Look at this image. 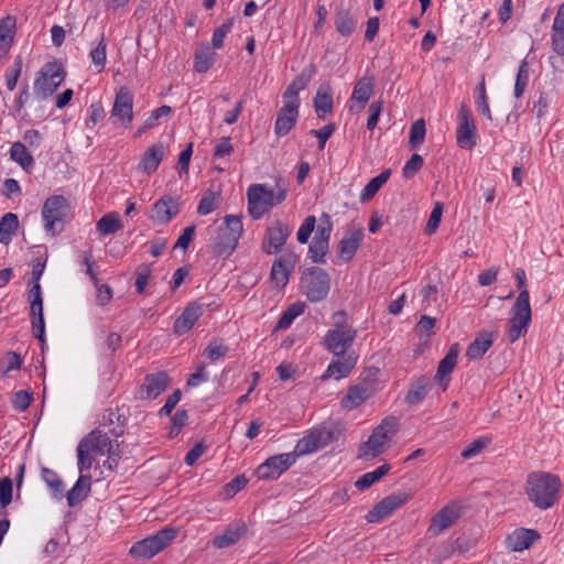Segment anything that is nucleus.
I'll return each instance as SVG.
<instances>
[{"mask_svg":"<svg viewBox=\"0 0 564 564\" xmlns=\"http://www.w3.org/2000/svg\"><path fill=\"white\" fill-rule=\"evenodd\" d=\"M296 454L283 453L270 456L258 466L256 474L259 479L275 480L296 462Z\"/></svg>","mask_w":564,"mask_h":564,"instance_id":"f8f14e48","label":"nucleus"},{"mask_svg":"<svg viewBox=\"0 0 564 564\" xmlns=\"http://www.w3.org/2000/svg\"><path fill=\"white\" fill-rule=\"evenodd\" d=\"M248 480L243 475L236 476L234 479H231L229 482H227L224 488L223 492L226 498H231L236 494H238L240 490H242Z\"/></svg>","mask_w":564,"mask_h":564,"instance_id":"338daca9","label":"nucleus"},{"mask_svg":"<svg viewBox=\"0 0 564 564\" xmlns=\"http://www.w3.org/2000/svg\"><path fill=\"white\" fill-rule=\"evenodd\" d=\"M457 518V510L454 507L445 506L432 518L429 531L437 535L452 527Z\"/></svg>","mask_w":564,"mask_h":564,"instance_id":"c85d7f7f","label":"nucleus"},{"mask_svg":"<svg viewBox=\"0 0 564 564\" xmlns=\"http://www.w3.org/2000/svg\"><path fill=\"white\" fill-rule=\"evenodd\" d=\"M205 305L198 302H191L184 308L182 314L175 319L173 325L174 334L182 336L186 334L203 315Z\"/></svg>","mask_w":564,"mask_h":564,"instance_id":"aec40b11","label":"nucleus"},{"mask_svg":"<svg viewBox=\"0 0 564 564\" xmlns=\"http://www.w3.org/2000/svg\"><path fill=\"white\" fill-rule=\"evenodd\" d=\"M330 440L332 433L329 431L314 430L297 442L293 453L296 454V458L301 455L314 453L325 447Z\"/></svg>","mask_w":564,"mask_h":564,"instance_id":"a211bd4d","label":"nucleus"},{"mask_svg":"<svg viewBox=\"0 0 564 564\" xmlns=\"http://www.w3.org/2000/svg\"><path fill=\"white\" fill-rule=\"evenodd\" d=\"M373 93L372 77L360 78L354 87L351 100L361 105L360 109L368 102Z\"/></svg>","mask_w":564,"mask_h":564,"instance_id":"e433bc0d","label":"nucleus"},{"mask_svg":"<svg viewBox=\"0 0 564 564\" xmlns=\"http://www.w3.org/2000/svg\"><path fill=\"white\" fill-rule=\"evenodd\" d=\"M78 444H85V451L93 453L94 455L108 456V467L112 469V463L117 465L118 453L113 449L112 441L110 437L102 433L99 429H95L89 432L85 437L80 440Z\"/></svg>","mask_w":564,"mask_h":564,"instance_id":"9b49d317","label":"nucleus"},{"mask_svg":"<svg viewBox=\"0 0 564 564\" xmlns=\"http://www.w3.org/2000/svg\"><path fill=\"white\" fill-rule=\"evenodd\" d=\"M164 156V147L162 143H155L151 145L145 153L143 154L140 163L139 170L147 174H151L158 170L161 161Z\"/></svg>","mask_w":564,"mask_h":564,"instance_id":"7c9ffc66","label":"nucleus"},{"mask_svg":"<svg viewBox=\"0 0 564 564\" xmlns=\"http://www.w3.org/2000/svg\"><path fill=\"white\" fill-rule=\"evenodd\" d=\"M316 218L313 215L307 216L296 232V239L300 243L304 245L308 241L312 232L315 229Z\"/></svg>","mask_w":564,"mask_h":564,"instance_id":"bf43d9fd","label":"nucleus"},{"mask_svg":"<svg viewBox=\"0 0 564 564\" xmlns=\"http://www.w3.org/2000/svg\"><path fill=\"white\" fill-rule=\"evenodd\" d=\"M333 230V224L328 214L321 216V225L317 226L313 238L329 242L330 234Z\"/></svg>","mask_w":564,"mask_h":564,"instance_id":"0e129e2a","label":"nucleus"},{"mask_svg":"<svg viewBox=\"0 0 564 564\" xmlns=\"http://www.w3.org/2000/svg\"><path fill=\"white\" fill-rule=\"evenodd\" d=\"M458 350L457 344L452 346L444 358L438 362L435 379L443 381L455 368L457 364Z\"/></svg>","mask_w":564,"mask_h":564,"instance_id":"58836bf2","label":"nucleus"},{"mask_svg":"<svg viewBox=\"0 0 564 564\" xmlns=\"http://www.w3.org/2000/svg\"><path fill=\"white\" fill-rule=\"evenodd\" d=\"M459 124L456 141L459 148L470 150L476 145V127L470 111L462 105L458 112Z\"/></svg>","mask_w":564,"mask_h":564,"instance_id":"dca6fc26","label":"nucleus"},{"mask_svg":"<svg viewBox=\"0 0 564 564\" xmlns=\"http://www.w3.org/2000/svg\"><path fill=\"white\" fill-rule=\"evenodd\" d=\"M91 477L89 475H80L73 488L67 492L66 499L69 507L80 503L90 492Z\"/></svg>","mask_w":564,"mask_h":564,"instance_id":"72a5a7b5","label":"nucleus"},{"mask_svg":"<svg viewBox=\"0 0 564 564\" xmlns=\"http://www.w3.org/2000/svg\"><path fill=\"white\" fill-rule=\"evenodd\" d=\"M442 214H443V204L437 202L434 205V207L430 214L429 220L426 223V226H425L426 235L431 236L437 230L441 219H442Z\"/></svg>","mask_w":564,"mask_h":564,"instance_id":"052dcab7","label":"nucleus"},{"mask_svg":"<svg viewBox=\"0 0 564 564\" xmlns=\"http://www.w3.org/2000/svg\"><path fill=\"white\" fill-rule=\"evenodd\" d=\"M425 132V122L423 119H419L412 123L409 135V143L412 149H416L420 144L423 143Z\"/></svg>","mask_w":564,"mask_h":564,"instance_id":"5fc2aeb1","label":"nucleus"},{"mask_svg":"<svg viewBox=\"0 0 564 564\" xmlns=\"http://www.w3.org/2000/svg\"><path fill=\"white\" fill-rule=\"evenodd\" d=\"M33 400L32 393L26 390H20L14 393L12 399V405L15 410L23 412L25 411Z\"/></svg>","mask_w":564,"mask_h":564,"instance_id":"774afa93","label":"nucleus"},{"mask_svg":"<svg viewBox=\"0 0 564 564\" xmlns=\"http://www.w3.org/2000/svg\"><path fill=\"white\" fill-rule=\"evenodd\" d=\"M529 77H530L529 64H528L527 59H523L520 63V66H519L518 73H517V77H516V83H514V97L516 98H520L523 95V93L529 84Z\"/></svg>","mask_w":564,"mask_h":564,"instance_id":"8fccbe9b","label":"nucleus"},{"mask_svg":"<svg viewBox=\"0 0 564 564\" xmlns=\"http://www.w3.org/2000/svg\"><path fill=\"white\" fill-rule=\"evenodd\" d=\"M180 213V204L171 196H163L152 208L151 218L159 224H167Z\"/></svg>","mask_w":564,"mask_h":564,"instance_id":"b1692460","label":"nucleus"},{"mask_svg":"<svg viewBox=\"0 0 564 564\" xmlns=\"http://www.w3.org/2000/svg\"><path fill=\"white\" fill-rule=\"evenodd\" d=\"M334 23L337 32L343 36H349L356 29L357 21L348 9L337 7L334 15Z\"/></svg>","mask_w":564,"mask_h":564,"instance_id":"f704fd0d","label":"nucleus"},{"mask_svg":"<svg viewBox=\"0 0 564 564\" xmlns=\"http://www.w3.org/2000/svg\"><path fill=\"white\" fill-rule=\"evenodd\" d=\"M497 330L488 332L481 330L477 334L475 339L468 345L466 349V357L470 360H478L488 351L494 344V337Z\"/></svg>","mask_w":564,"mask_h":564,"instance_id":"a878e982","label":"nucleus"},{"mask_svg":"<svg viewBox=\"0 0 564 564\" xmlns=\"http://www.w3.org/2000/svg\"><path fill=\"white\" fill-rule=\"evenodd\" d=\"M305 304L295 302L291 304L282 314L276 323V329H286L291 326L292 322L304 312Z\"/></svg>","mask_w":564,"mask_h":564,"instance_id":"de8ad7c7","label":"nucleus"},{"mask_svg":"<svg viewBox=\"0 0 564 564\" xmlns=\"http://www.w3.org/2000/svg\"><path fill=\"white\" fill-rule=\"evenodd\" d=\"M432 388V383L427 378H420L415 382L411 384V388L406 394L405 401L410 405H414L420 403L425 399L429 391Z\"/></svg>","mask_w":564,"mask_h":564,"instance_id":"4c0bfd02","label":"nucleus"},{"mask_svg":"<svg viewBox=\"0 0 564 564\" xmlns=\"http://www.w3.org/2000/svg\"><path fill=\"white\" fill-rule=\"evenodd\" d=\"M490 443V438L488 437H479L469 443L462 452V457L465 459H470L482 452L484 448L488 446Z\"/></svg>","mask_w":564,"mask_h":564,"instance_id":"6e6d98bb","label":"nucleus"},{"mask_svg":"<svg viewBox=\"0 0 564 564\" xmlns=\"http://www.w3.org/2000/svg\"><path fill=\"white\" fill-rule=\"evenodd\" d=\"M356 329L336 322L335 327L329 329L324 337L325 348L335 357L348 355L349 348L356 337Z\"/></svg>","mask_w":564,"mask_h":564,"instance_id":"1a4fd4ad","label":"nucleus"},{"mask_svg":"<svg viewBox=\"0 0 564 564\" xmlns=\"http://www.w3.org/2000/svg\"><path fill=\"white\" fill-rule=\"evenodd\" d=\"M229 348L227 345H225L223 341L219 340H213L209 343V345L206 347L204 355L206 358H208L210 361H216L228 352Z\"/></svg>","mask_w":564,"mask_h":564,"instance_id":"13d9d810","label":"nucleus"},{"mask_svg":"<svg viewBox=\"0 0 564 564\" xmlns=\"http://www.w3.org/2000/svg\"><path fill=\"white\" fill-rule=\"evenodd\" d=\"M111 118L117 119L124 128L133 120V97L126 87H121L116 94Z\"/></svg>","mask_w":564,"mask_h":564,"instance_id":"f3484780","label":"nucleus"},{"mask_svg":"<svg viewBox=\"0 0 564 564\" xmlns=\"http://www.w3.org/2000/svg\"><path fill=\"white\" fill-rule=\"evenodd\" d=\"M235 19L230 18L226 20L220 26L215 29L212 37V45L214 48H220L224 45V39L230 32L234 26Z\"/></svg>","mask_w":564,"mask_h":564,"instance_id":"4d7b16f0","label":"nucleus"},{"mask_svg":"<svg viewBox=\"0 0 564 564\" xmlns=\"http://www.w3.org/2000/svg\"><path fill=\"white\" fill-rule=\"evenodd\" d=\"M219 206V199L213 191H206L202 195L199 200L197 213L202 216L208 215L217 209Z\"/></svg>","mask_w":564,"mask_h":564,"instance_id":"3c124183","label":"nucleus"},{"mask_svg":"<svg viewBox=\"0 0 564 564\" xmlns=\"http://www.w3.org/2000/svg\"><path fill=\"white\" fill-rule=\"evenodd\" d=\"M66 76L64 66L58 61L45 63L36 74L33 91L39 100H45L52 96L62 85Z\"/></svg>","mask_w":564,"mask_h":564,"instance_id":"39448f33","label":"nucleus"},{"mask_svg":"<svg viewBox=\"0 0 564 564\" xmlns=\"http://www.w3.org/2000/svg\"><path fill=\"white\" fill-rule=\"evenodd\" d=\"M107 41L104 34H101L98 40L96 46L91 47L89 52V56L91 58V63L97 68V72L100 73L105 69L107 62Z\"/></svg>","mask_w":564,"mask_h":564,"instance_id":"49530a36","label":"nucleus"},{"mask_svg":"<svg viewBox=\"0 0 564 564\" xmlns=\"http://www.w3.org/2000/svg\"><path fill=\"white\" fill-rule=\"evenodd\" d=\"M539 538L538 531L520 528L507 536L506 545L512 552H521L529 549Z\"/></svg>","mask_w":564,"mask_h":564,"instance_id":"5701e85b","label":"nucleus"},{"mask_svg":"<svg viewBox=\"0 0 564 564\" xmlns=\"http://www.w3.org/2000/svg\"><path fill=\"white\" fill-rule=\"evenodd\" d=\"M423 163V158L420 154H412L402 169L403 177L412 178L422 169Z\"/></svg>","mask_w":564,"mask_h":564,"instance_id":"680f3d73","label":"nucleus"},{"mask_svg":"<svg viewBox=\"0 0 564 564\" xmlns=\"http://www.w3.org/2000/svg\"><path fill=\"white\" fill-rule=\"evenodd\" d=\"M247 533V525L239 521L230 524L221 534L215 536L213 544L217 549H225L237 543Z\"/></svg>","mask_w":564,"mask_h":564,"instance_id":"bb28decb","label":"nucleus"},{"mask_svg":"<svg viewBox=\"0 0 564 564\" xmlns=\"http://www.w3.org/2000/svg\"><path fill=\"white\" fill-rule=\"evenodd\" d=\"M364 238L362 230H349L338 243V256L343 261H349L355 256Z\"/></svg>","mask_w":564,"mask_h":564,"instance_id":"cd10ccee","label":"nucleus"},{"mask_svg":"<svg viewBox=\"0 0 564 564\" xmlns=\"http://www.w3.org/2000/svg\"><path fill=\"white\" fill-rule=\"evenodd\" d=\"M17 30L15 18L7 15L0 20V54L6 55L11 48Z\"/></svg>","mask_w":564,"mask_h":564,"instance_id":"473e14b6","label":"nucleus"},{"mask_svg":"<svg viewBox=\"0 0 564 564\" xmlns=\"http://www.w3.org/2000/svg\"><path fill=\"white\" fill-rule=\"evenodd\" d=\"M561 487L562 482L558 476L534 471L527 478L525 494L536 508L545 510L555 505Z\"/></svg>","mask_w":564,"mask_h":564,"instance_id":"f03ea898","label":"nucleus"},{"mask_svg":"<svg viewBox=\"0 0 564 564\" xmlns=\"http://www.w3.org/2000/svg\"><path fill=\"white\" fill-rule=\"evenodd\" d=\"M297 256L294 253H286L274 260L271 268V280L279 288H284L288 282L291 272L293 271Z\"/></svg>","mask_w":564,"mask_h":564,"instance_id":"412c9836","label":"nucleus"},{"mask_svg":"<svg viewBox=\"0 0 564 564\" xmlns=\"http://www.w3.org/2000/svg\"><path fill=\"white\" fill-rule=\"evenodd\" d=\"M391 469L389 464H383L372 471L361 475L356 481L355 487L359 490H366L371 487L375 482L379 481L386 476Z\"/></svg>","mask_w":564,"mask_h":564,"instance_id":"ea45409f","label":"nucleus"},{"mask_svg":"<svg viewBox=\"0 0 564 564\" xmlns=\"http://www.w3.org/2000/svg\"><path fill=\"white\" fill-rule=\"evenodd\" d=\"M30 315L32 330L34 336L42 343H45V323L43 316V299L40 283L33 284L29 294Z\"/></svg>","mask_w":564,"mask_h":564,"instance_id":"ddd939ff","label":"nucleus"},{"mask_svg":"<svg viewBox=\"0 0 564 564\" xmlns=\"http://www.w3.org/2000/svg\"><path fill=\"white\" fill-rule=\"evenodd\" d=\"M398 431V419L387 416L372 431L368 441L362 443L358 449V458L369 460L379 456L384 451V445Z\"/></svg>","mask_w":564,"mask_h":564,"instance_id":"20e7f679","label":"nucleus"},{"mask_svg":"<svg viewBox=\"0 0 564 564\" xmlns=\"http://www.w3.org/2000/svg\"><path fill=\"white\" fill-rule=\"evenodd\" d=\"M122 228V223L116 213L104 215L96 224V230L100 236H108Z\"/></svg>","mask_w":564,"mask_h":564,"instance_id":"37998d69","label":"nucleus"},{"mask_svg":"<svg viewBox=\"0 0 564 564\" xmlns=\"http://www.w3.org/2000/svg\"><path fill=\"white\" fill-rule=\"evenodd\" d=\"M551 40L553 53L557 56H564V8L557 9L552 25Z\"/></svg>","mask_w":564,"mask_h":564,"instance_id":"2f4dec72","label":"nucleus"},{"mask_svg":"<svg viewBox=\"0 0 564 564\" xmlns=\"http://www.w3.org/2000/svg\"><path fill=\"white\" fill-rule=\"evenodd\" d=\"M371 397V390L367 384H356L348 389L347 393L340 401V405L345 410H352L364 403Z\"/></svg>","mask_w":564,"mask_h":564,"instance_id":"c756f323","label":"nucleus"},{"mask_svg":"<svg viewBox=\"0 0 564 564\" xmlns=\"http://www.w3.org/2000/svg\"><path fill=\"white\" fill-rule=\"evenodd\" d=\"M357 357L354 354L336 357L327 367L326 371L321 377L322 380L334 378L339 380L349 376L355 368Z\"/></svg>","mask_w":564,"mask_h":564,"instance_id":"4be33fe9","label":"nucleus"},{"mask_svg":"<svg viewBox=\"0 0 564 564\" xmlns=\"http://www.w3.org/2000/svg\"><path fill=\"white\" fill-rule=\"evenodd\" d=\"M84 447H86L85 444L77 445V466L82 475L85 470L91 468L95 460L94 454L88 451H85Z\"/></svg>","mask_w":564,"mask_h":564,"instance_id":"e2e57ef3","label":"nucleus"},{"mask_svg":"<svg viewBox=\"0 0 564 564\" xmlns=\"http://www.w3.org/2000/svg\"><path fill=\"white\" fill-rule=\"evenodd\" d=\"M301 288L311 302H321L329 292L330 278L324 269L311 267L301 278Z\"/></svg>","mask_w":564,"mask_h":564,"instance_id":"6e6552de","label":"nucleus"},{"mask_svg":"<svg viewBox=\"0 0 564 564\" xmlns=\"http://www.w3.org/2000/svg\"><path fill=\"white\" fill-rule=\"evenodd\" d=\"M68 209V202L62 195H53L44 202L42 217L46 232L56 236L63 230Z\"/></svg>","mask_w":564,"mask_h":564,"instance_id":"0eeeda50","label":"nucleus"},{"mask_svg":"<svg viewBox=\"0 0 564 564\" xmlns=\"http://www.w3.org/2000/svg\"><path fill=\"white\" fill-rule=\"evenodd\" d=\"M176 529L164 528L155 534L135 542L129 553L133 557L150 560L165 549L176 538Z\"/></svg>","mask_w":564,"mask_h":564,"instance_id":"423d86ee","label":"nucleus"},{"mask_svg":"<svg viewBox=\"0 0 564 564\" xmlns=\"http://www.w3.org/2000/svg\"><path fill=\"white\" fill-rule=\"evenodd\" d=\"M410 496L405 492H397L387 496L381 501H379L368 513L366 514V520L369 523H377L382 519L392 514V512L400 507H402L408 500Z\"/></svg>","mask_w":564,"mask_h":564,"instance_id":"2eb2a0df","label":"nucleus"},{"mask_svg":"<svg viewBox=\"0 0 564 564\" xmlns=\"http://www.w3.org/2000/svg\"><path fill=\"white\" fill-rule=\"evenodd\" d=\"M21 72L22 57L19 55L14 58L12 65L6 72V86L10 91L15 89Z\"/></svg>","mask_w":564,"mask_h":564,"instance_id":"603ef678","label":"nucleus"},{"mask_svg":"<svg viewBox=\"0 0 564 564\" xmlns=\"http://www.w3.org/2000/svg\"><path fill=\"white\" fill-rule=\"evenodd\" d=\"M10 156L24 171H30L34 166V159L22 142H14L12 144Z\"/></svg>","mask_w":564,"mask_h":564,"instance_id":"79ce46f5","label":"nucleus"},{"mask_svg":"<svg viewBox=\"0 0 564 564\" xmlns=\"http://www.w3.org/2000/svg\"><path fill=\"white\" fill-rule=\"evenodd\" d=\"M329 249V242L313 238L308 247V256L313 263L324 264L325 256Z\"/></svg>","mask_w":564,"mask_h":564,"instance_id":"09e8293b","label":"nucleus"},{"mask_svg":"<svg viewBox=\"0 0 564 564\" xmlns=\"http://www.w3.org/2000/svg\"><path fill=\"white\" fill-rule=\"evenodd\" d=\"M391 174V170L387 169L383 170L379 175L371 178L366 186L362 188L360 193V200L367 202L371 199L378 191L386 184V182L389 180Z\"/></svg>","mask_w":564,"mask_h":564,"instance_id":"a19ab883","label":"nucleus"},{"mask_svg":"<svg viewBox=\"0 0 564 564\" xmlns=\"http://www.w3.org/2000/svg\"><path fill=\"white\" fill-rule=\"evenodd\" d=\"M170 384V377L165 371L147 375L140 387V399L153 400L164 392Z\"/></svg>","mask_w":564,"mask_h":564,"instance_id":"6ab92c4d","label":"nucleus"},{"mask_svg":"<svg viewBox=\"0 0 564 564\" xmlns=\"http://www.w3.org/2000/svg\"><path fill=\"white\" fill-rule=\"evenodd\" d=\"M314 108L318 118L324 119L333 111V96L329 86H322L314 98Z\"/></svg>","mask_w":564,"mask_h":564,"instance_id":"c9c22d12","label":"nucleus"},{"mask_svg":"<svg viewBox=\"0 0 564 564\" xmlns=\"http://www.w3.org/2000/svg\"><path fill=\"white\" fill-rule=\"evenodd\" d=\"M41 477L43 481L50 487L52 490L53 497L56 499H62L64 491V484L57 473L48 467H42Z\"/></svg>","mask_w":564,"mask_h":564,"instance_id":"c03bdc74","label":"nucleus"},{"mask_svg":"<svg viewBox=\"0 0 564 564\" xmlns=\"http://www.w3.org/2000/svg\"><path fill=\"white\" fill-rule=\"evenodd\" d=\"M19 226L18 216L13 213L6 214L0 220V242L9 243L11 236L15 232Z\"/></svg>","mask_w":564,"mask_h":564,"instance_id":"a18cd8bd","label":"nucleus"},{"mask_svg":"<svg viewBox=\"0 0 564 564\" xmlns=\"http://www.w3.org/2000/svg\"><path fill=\"white\" fill-rule=\"evenodd\" d=\"M524 297V294L518 296L511 310V318L507 330V337L511 344L527 333L531 322L530 302H525Z\"/></svg>","mask_w":564,"mask_h":564,"instance_id":"9d476101","label":"nucleus"},{"mask_svg":"<svg viewBox=\"0 0 564 564\" xmlns=\"http://www.w3.org/2000/svg\"><path fill=\"white\" fill-rule=\"evenodd\" d=\"M214 63V53L206 52H197L195 54L194 68L198 73H206Z\"/></svg>","mask_w":564,"mask_h":564,"instance_id":"69168bd1","label":"nucleus"},{"mask_svg":"<svg viewBox=\"0 0 564 564\" xmlns=\"http://www.w3.org/2000/svg\"><path fill=\"white\" fill-rule=\"evenodd\" d=\"M22 358L15 351H8L0 360V369L3 376L12 370H19L22 367Z\"/></svg>","mask_w":564,"mask_h":564,"instance_id":"864d4df0","label":"nucleus"},{"mask_svg":"<svg viewBox=\"0 0 564 564\" xmlns=\"http://www.w3.org/2000/svg\"><path fill=\"white\" fill-rule=\"evenodd\" d=\"M243 227L239 216L227 215L224 225L217 229V236L213 241L212 251L217 257H228L237 248Z\"/></svg>","mask_w":564,"mask_h":564,"instance_id":"7ed1b4c3","label":"nucleus"},{"mask_svg":"<svg viewBox=\"0 0 564 564\" xmlns=\"http://www.w3.org/2000/svg\"><path fill=\"white\" fill-rule=\"evenodd\" d=\"M289 182L282 177L275 180L273 188L267 184H251L247 189L248 212L253 219H260L275 205L282 204L288 196Z\"/></svg>","mask_w":564,"mask_h":564,"instance_id":"f257e3e1","label":"nucleus"},{"mask_svg":"<svg viewBox=\"0 0 564 564\" xmlns=\"http://www.w3.org/2000/svg\"><path fill=\"white\" fill-rule=\"evenodd\" d=\"M291 234L292 228L290 225L284 224L279 219L273 221L268 226L262 240L261 248L263 252L267 254H273L280 251Z\"/></svg>","mask_w":564,"mask_h":564,"instance_id":"4468645a","label":"nucleus"},{"mask_svg":"<svg viewBox=\"0 0 564 564\" xmlns=\"http://www.w3.org/2000/svg\"><path fill=\"white\" fill-rule=\"evenodd\" d=\"M299 117V106L293 102L284 104L283 107L278 111L274 132L278 137L286 135L291 129L295 126Z\"/></svg>","mask_w":564,"mask_h":564,"instance_id":"393cba45","label":"nucleus"}]
</instances>
